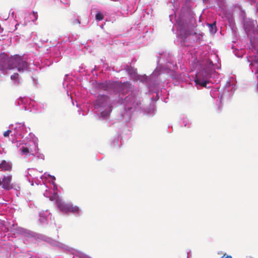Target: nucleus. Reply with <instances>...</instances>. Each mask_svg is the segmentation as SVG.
Instances as JSON below:
<instances>
[{
  "mask_svg": "<svg viewBox=\"0 0 258 258\" xmlns=\"http://www.w3.org/2000/svg\"><path fill=\"white\" fill-rule=\"evenodd\" d=\"M18 103L22 109L30 112H41L43 105L29 98H20Z\"/></svg>",
  "mask_w": 258,
  "mask_h": 258,
  "instance_id": "1a4fd4ad",
  "label": "nucleus"
},
{
  "mask_svg": "<svg viewBox=\"0 0 258 258\" xmlns=\"http://www.w3.org/2000/svg\"><path fill=\"white\" fill-rule=\"evenodd\" d=\"M10 228L11 232L13 233V234H17L23 237L24 242L25 244L33 242L34 241L38 242L44 241L50 246L57 249L62 250L64 251H71L72 253H74L73 249L72 248L44 234L38 233L19 227L16 223H13L10 226Z\"/></svg>",
  "mask_w": 258,
  "mask_h": 258,
  "instance_id": "423d86ee",
  "label": "nucleus"
},
{
  "mask_svg": "<svg viewBox=\"0 0 258 258\" xmlns=\"http://www.w3.org/2000/svg\"><path fill=\"white\" fill-rule=\"evenodd\" d=\"M11 79L14 85H18L20 84V78L18 73H14L13 75H11Z\"/></svg>",
  "mask_w": 258,
  "mask_h": 258,
  "instance_id": "a878e982",
  "label": "nucleus"
},
{
  "mask_svg": "<svg viewBox=\"0 0 258 258\" xmlns=\"http://www.w3.org/2000/svg\"><path fill=\"white\" fill-rule=\"evenodd\" d=\"M239 16L241 19L242 22L244 21V20H246L248 19L246 17V13L243 10H241L239 12Z\"/></svg>",
  "mask_w": 258,
  "mask_h": 258,
  "instance_id": "c756f323",
  "label": "nucleus"
},
{
  "mask_svg": "<svg viewBox=\"0 0 258 258\" xmlns=\"http://www.w3.org/2000/svg\"><path fill=\"white\" fill-rule=\"evenodd\" d=\"M69 40V38L68 37H66L63 39V41L65 42L68 41Z\"/></svg>",
  "mask_w": 258,
  "mask_h": 258,
  "instance_id": "de8ad7c7",
  "label": "nucleus"
},
{
  "mask_svg": "<svg viewBox=\"0 0 258 258\" xmlns=\"http://www.w3.org/2000/svg\"><path fill=\"white\" fill-rule=\"evenodd\" d=\"M103 26H104V25L103 24H102L100 25V27L103 29Z\"/></svg>",
  "mask_w": 258,
  "mask_h": 258,
  "instance_id": "5fc2aeb1",
  "label": "nucleus"
},
{
  "mask_svg": "<svg viewBox=\"0 0 258 258\" xmlns=\"http://www.w3.org/2000/svg\"><path fill=\"white\" fill-rule=\"evenodd\" d=\"M191 256V251L189 249L186 251V256L185 258H189Z\"/></svg>",
  "mask_w": 258,
  "mask_h": 258,
  "instance_id": "ea45409f",
  "label": "nucleus"
},
{
  "mask_svg": "<svg viewBox=\"0 0 258 258\" xmlns=\"http://www.w3.org/2000/svg\"><path fill=\"white\" fill-rule=\"evenodd\" d=\"M157 57V67L150 77L138 74L137 69L131 65L124 64L123 69L134 81H140L146 84L150 94H156L155 98L153 97L151 98L152 100L156 101L160 97L162 101L167 103L169 93L164 87L159 90L160 83H165V77L169 75L174 85H177L181 81V75L172 71L177 66L171 53L167 52L159 53Z\"/></svg>",
  "mask_w": 258,
  "mask_h": 258,
  "instance_id": "f03ea898",
  "label": "nucleus"
},
{
  "mask_svg": "<svg viewBox=\"0 0 258 258\" xmlns=\"http://www.w3.org/2000/svg\"><path fill=\"white\" fill-rule=\"evenodd\" d=\"M237 51H238V50H234V52L235 55L236 56H237V57H241V56H242V55H238V54H237V53H236V52H237Z\"/></svg>",
  "mask_w": 258,
  "mask_h": 258,
  "instance_id": "a18cd8bd",
  "label": "nucleus"
},
{
  "mask_svg": "<svg viewBox=\"0 0 258 258\" xmlns=\"http://www.w3.org/2000/svg\"><path fill=\"white\" fill-rule=\"evenodd\" d=\"M95 88L102 90L112 96V99L105 94H99L94 103V106L100 112V120L107 119L113 107L124 105V113L121 116L125 115L130 118L132 114L142 110L139 91H132V85L130 82L122 83L118 81L111 80L102 82H96Z\"/></svg>",
  "mask_w": 258,
  "mask_h": 258,
  "instance_id": "f257e3e1",
  "label": "nucleus"
},
{
  "mask_svg": "<svg viewBox=\"0 0 258 258\" xmlns=\"http://www.w3.org/2000/svg\"><path fill=\"white\" fill-rule=\"evenodd\" d=\"M52 215L47 210L39 213V222L42 226L48 225L51 221Z\"/></svg>",
  "mask_w": 258,
  "mask_h": 258,
  "instance_id": "2eb2a0df",
  "label": "nucleus"
},
{
  "mask_svg": "<svg viewBox=\"0 0 258 258\" xmlns=\"http://www.w3.org/2000/svg\"><path fill=\"white\" fill-rule=\"evenodd\" d=\"M219 86H217L210 91V95L212 98H216L217 97H218L217 102L219 104L218 109H220L222 101L229 99L232 96L236 89L235 83L230 80L226 82L222 93L219 91Z\"/></svg>",
  "mask_w": 258,
  "mask_h": 258,
  "instance_id": "6e6552de",
  "label": "nucleus"
},
{
  "mask_svg": "<svg viewBox=\"0 0 258 258\" xmlns=\"http://www.w3.org/2000/svg\"><path fill=\"white\" fill-rule=\"evenodd\" d=\"M72 23L74 25L80 24H81V22H80V20L79 19V17H78L77 18H75V19L72 20Z\"/></svg>",
  "mask_w": 258,
  "mask_h": 258,
  "instance_id": "e433bc0d",
  "label": "nucleus"
},
{
  "mask_svg": "<svg viewBox=\"0 0 258 258\" xmlns=\"http://www.w3.org/2000/svg\"><path fill=\"white\" fill-rule=\"evenodd\" d=\"M0 185L3 186L2 179H1V178H0Z\"/></svg>",
  "mask_w": 258,
  "mask_h": 258,
  "instance_id": "603ef678",
  "label": "nucleus"
},
{
  "mask_svg": "<svg viewBox=\"0 0 258 258\" xmlns=\"http://www.w3.org/2000/svg\"><path fill=\"white\" fill-rule=\"evenodd\" d=\"M136 24L137 25H139V23H137V22H136Z\"/></svg>",
  "mask_w": 258,
  "mask_h": 258,
  "instance_id": "bf43d9fd",
  "label": "nucleus"
},
{
  "mask_svg": "<svg viewBox=\"0 0 258 258\" xmlns=\"http://www.w3.org/2000/svg\"><path fill=\"white\" fill-rule=\"evenodd\" d=\"M144 114L149 116H153L155 114V106L153 104H150L149 107L143 109Z\"/></svg>",
  "mask_w": 258,
  "mask_h": 258,
  "instance_id": "6ab92c4d",
  "label": "nucleus"
},
{
  "mask_svg": "<svg viewBox=\"0 0 258 258\" xmlns=\"http://www.w3.org/2000/svg\"><path fill=\"white\" fill-rule=\"evenodd\" d=\"M18 150L19 154L23 156L25 158L32 156V159L34 157L44 159V155L39 152L38 143L36 139L29 140L26 142L23 141V143L18 146Z\"/></svg>",
  "mask_w": 258,
  "mask_h": 258,
  "instance_id": "0eeeda50",
  "label": "nucleus"
},
{
  "mask_svg": "<svg viewBox=\"0 0 258 258\" xmlns=\"http://www.w3.org/2000/svg\"><path fill=\"white\" fill-rule=\"evenodd\" d=\"M172 31L173 32H174V27H173V28H172Z\"/></svg>",
  "mask_w": 258,
  "mask_h": 258,
  "instance_id": "4d7b16f0",
  "label": "nucleus"
},
{
  "mask_svg": "<svg viewBox=\"0 0 258 258\" xmlns=\"http://www.w3.org/2000/svg\"><path fill=\"white\" fill-rule=\"evenodd\" d=\"M24 258H42V256L38 254H31L28 253L26 256H24Z\"/></svg>",
  "mask_w": 258,
  "mask_h": 258,
  "instance_id": "7c9ffc66",
  "label": "nucleus"
},
{
  "mask_svg": "<svg viewBox=\"0 0 258 258\" xmlns=\"http://www.w3.org/2000/svg\"><path fill=\"white\" fill-rule=\"evenodd\" d=\"M29 136L31 137V138H32V136H34V135L32 134L31 133H29Z\"/></svg>",
  "mask_w": 258,
  "mask_h": 258,
  "instance_id": "3c124183",
  "label": "nucleus"
},
{
  "mask_svg": "<svg viewBox=\"0 0 258 258\" xmlns=\"http://www.w3.org/2000/svg\"><path fill=\"white\" fill-rule=\"evenodd\" d=\"M83 69H84V66L83 65H82L81 66H80L79 67V72H82V70H83Z\"/></svg>",
  "mask_w": 258,
  "mask_h": 258,
  "instance_id": "49530a36",
  "label": "nucleus"
},
{
  "mask_svg": "<svg viewBox=\"0 0 258 258\" xmlns=\"http://www.w3.org/2000/svg\"><path fill=\"white\" fill-rule=\"evenodd\" d=\"M12 180V176L8 175L4 176L2 179L3 186L2 187L7 190H9L13 188L12 185L10 184Z\"/></svg>",
  "mask_w": 258,
  "mask_h": 258,
  "instance_id": "a211bd4d",
  "label": "nucleus"
},
{
  "mask_svg": "<svg viewBox=\"0 0 258 258\" xmlns=\"http://www.w3.org/2000/svg\"><path fill=\"white\" fill-rule=\"evenodd\" d=\"M175 19V25L177 27L175 33L177 37L180 39L181 43H184L188 36L196 42H200L203 36V33H197L194 32V29L197 27V22L195 14L191 12H181L178 18L176 15H169L170 21L173 23V19Z\"/></svg>",
  "mask_w": 258,
  "mask_h": 258,
  "instance_id": "39448f33",
  "label": "nucleus"
},
{
  "mask_svg": "<svg viewBox=\"0 0 258 258\" xmlns=\"http://www.w3.org/2000/svg\"><path fill=\"white\" fill-rule=\"evenodd\" d=\"M105 16H106V13L105 12L98 11L95 15V20L97 21H102L104 19Z\"/></svg>",
  "mask_w": 258,
  "mask_h": 258,
  "instance_id": "b1692460",
  "label": "nucleus"
},
{
  "mask_svg": "<svg viewBox=\"0 0 258 258\" xmlns=\"http://www.w3.org/2000/svg\"><path fill=\"white\" fill-rule=\"evenodd\" d=\"M152 10L151 9H144L142 12V15L144 19H151L152 17Z\"/></svg>",
  "mask_w": 258,
  "mask_h": 258,
  "instance_id": "4be33fe9",
  "label": "nucleus"
},
{
  "mask_svg": "<svg viewBox=\"0 0 258 258\" xmlns=\"http://www.w3.org/2000/svg\"><path fill=\"white\" fill-rule=\"evenodd\" d=\"M79 255L81 258H86L87 257V255L83 253H79Z\"/></svg>",
  "mask_w": 258,
  "mask_h": 258,
  "instance_id": "79ce46f5",
  "label": "nucleus"
},
{
  "mask_svg": "<svg viewBox=\"0 0 258 258\" xmlns=\"http://www.w3.org/2000/svg\"><path fill=\"white\" fill-rule=\"evenodd\" d=\"M243 27L246 33H249L251 31L254 30V24L253 20L248 19L243 22Z\"/></svg>",
  "mask_w": 258,
  "mask_h": 258,
  "instance_id": "f3484780",
  "label": "nucleus"
},
{
  "mask_svg": "<svg viewBox=\"0 0 258 258\" xmlns=\"http://www.w3.org/2000/svg\"><path fill=\"white\" fill-rule=\"evenodd\" d=\"M116 17L115 15H113L112 16L107 17L105 18V21L113 23L116 20Z\"/></svg>",
  "mask_w": 258,
  "mask_h": 258,
  "instance_id": "2f4dec72",
  "label": "nucleus"
},
{
  "mask_svg": "<svg viewBox=\"0 0 258 258\" xmlns=\"http://www.w3.org/2000/svg\"><path fill=\"white\" fill-rule=\"evenodd\" d=\"M12 163L9 162H7L5 160H3L0 164V168L2 170L10 171L12 169Z\"/></svg>",
  "mask_w": 258,
  "mask_h": 258,
  "instance_id": "aec40b11",
  "label": "nucleus"
},
{
  "mask_svg": "<svg viewBox=\"0 0 258 258\" xmlns=\"http://www.w3.org/2000/svg\"><path fill=\"white\" fill-rule=\"evenodd\" d=\"M63 46L62 42H59L53 47L46 48V53L48 58H42L40 63L37 60L33 61L32 63H28V59L25 55L20 56L18 54L9 57L5 52L0 54V71L7 70H11L14 68L17 69L19 72L25 71H38L42 70L45 67L51 65L53 62H58L60 56L61 51Z\"/></svg>",
  "mask_w": 258,
  "mask_h": 258,
  "instance_id": "7ed1b4c3",
  "label": "nucleus"
},
{
  "mask_svg": "<svg viewBox=\"0 0 258 258\" xmlns=\"http://www.w3.org/2000/svg\"><path fill=\"white\" fill-rule=\"evenodd\" d=\"M179 123L181 126H183L188 128L190 127L191 125V122L189 120L187 117L183 115L181 116Z\"/></svg>",
  "mask_w": 258,
  "mask_h": 258,
  "instance_id": "412c9836",
  "label": "nucleus"
},
{
  "mask_svg": "<svg viewBox=\"0 0 258 258\" xmlns=\"http://www.w3.org/2000/svg\"><path fill=\"white\" fill-rule=\"evenodd\" d=\"M101 61L102 62H103V59H101Z\"/></svg>",
  "mask_w": 258,
  "mask_h": 258,
  "instance_id": "13d9d810",
  "label": "nucleus"
},
{
  "mask_svg": "<svg viewBox=\"0 0 258 258\" xmlns=\"http://www.w3.org/2000/svg\"><path fill=\"white\" fill-rule=\"evenodd\" d=\"M14 127V135L17 139H23L28 133V128L25 125L24 122H16L15 124Z\"/></svg>",
  "mask_w": 258,
  "mask_h": 258,
  "instance_id": "ddd939ff",
  "label": "nucleus"
},
{
  "mask_svg": "<svg viewBox=\"0 0 258 258\" xmlns=\"http://www.w3.org/2000/svg\"><path fill=\"white\" fill-rule=\"evenodd\" d=\"M52 193H50L49 191H48L47 190H45V192L43 194V195L44 197L49 198L50 199V197H51V195H52Z\"/></svg>",
  "mask_w": 258,
  "mask_h": 258,
  "instance_id": "4c0bfd02",
  "label": "nucleus"
},
{
  "mask_svg": "<svg viewBox=\"0 0 258 258\" xmlns=\"http://www.w3.org/2000/svg\"><path fill=\"white\" fill-rule=\"evenodd\" d=\"M118 135L116 137H114L111 142V146L113 148H119L120 147V145L119 144V136Z\"/></svg>",
  "mask_w": 258,
  "mask_h": 258,
  "instance_id": "5701e85b",
  "label": "nucleus"
},
{
  "mask_svg": "<svg viewBox=\"0 0 258 258\" xmlns=\"http://www.w3.org/2000/svg\"><path fill=\"white\" fill-rule=\"evenodd\" d=\"M70 85H69L68 82L67 81H64L63 82V86L64 88H65L66 90L67 95H68V97L70 96L71 99L72 100L73 98L71 96V93L69 94V90L71 89V88L72 87L70 86Z\"/></svg>",
  "mask_w": 258,
  "mask_h": 258,
  "instance_id": "cd10ccee",
  "label": "nucleus"
},
{
  "mask_svg": "<svg viewBox=\"0 0 258 258\" xmlns=\"http://www.w3.org/2000/svg\"><path fill=\"white\" fill-rule=\"evenodd\" d=\"M148 29L147 28H145V31H146V33H147V32H148Z\"/></svg>",
  "mask_w": 258,
  "mask_h": 258,
  "instance_id": "864d4df0",
  "label": "nucleus"
},
{
  "mask_svg": "<svg viewBox=\"0 0 258 258\" xmlns=\"http://www.w3.org/2000/svg\"><path fill=\"white\" fill-rule=\"evenodd\" d=\"M55 4L62 3L66 6L69 5L70 2L69 0H54Z\"/></svg>",
  "mask_w": 258,
  "mask_h": 258,
  "instance_id": "473e14b6",
  "label": "nucleus"
},
{
  "mask_svg": "<svg viewBox=\"0 0 258 258\" xmlns=\"http://www.w3.org/2000/svg\"><path fill=\"white\" fill-rule=\"evenodd\" d=\"M40 176H39V177L37 178H35L34 180H35V182L36 184H41V181H42L43 182V180L44 179H46V178H43V179H42L41 178H40Z\"/></svg>",
  "mask_w": 258,
  "mask_h": 258,
  "instance_id": "f704fd0d",
  "label": "nucleus"
},
{
  "mask_svg": "<svg viewBox=\"0 0 258 258\" xmlns=\"http://www.w3.org/2000/svg\"><path fill=\"white\" fill-rule=\"evenodd\" d=\"M250 2L251 3V4H252V3H256V5L254 7V11L255 12V14L257 15L258 14V0H250Z\"/></svg>",
  "mask_w": 258,
  "mask_h": 258,
  "instance_id": "72a5a7b5",
  "label": "nucleus"
},
{
  "mask_svg": "<svg viewBox=\"0 0 258 258\" xmlns=\"http://www.w3.org/2000/svg\"><path fill=\"white\" fill-rule=\"evenodd\" d=\"M20 15H22L23 13H20Z\"/></svg>",
  "mask_w": 258,
  "mask_h": 258,
  "instance_id": "052dcab7",
  "label": "nucleus"
},
{
  "mask_svg": "<svg viewBox=\"0 0 258 258\" xmlns=\"http://www.w3.org/2000/svg\"><path fill=\"white\" fill-rule=\"evenodd\" d=\"M57 207L58 209L64 213H72L76 217H80L82 214L81 209L73 204L66 203L63 202H58Z\"/></svg>",
  "mask_w": 258,
  "mask_h": 258,
  "instance_id": "9d476101",
  "label": "nucleus"
},
{
  "mask_svg": "<svg viewBox=\"0 0 258 258\" xmlns=\"http://www.w3.org/2000/svg\"><path fill=\"white\" fill-rule=\"evenodd\" d=\"M9 17H12L14 19V20L16 22H17V23L15 25V28H16V29H17V26H19V24L21 23V22H20V23H18L19 20L17 19V16L15 13V12H14V11L13 9H11L10 10V12H9Z\"/></svg>",
  "mask_w": 258,
  "mask_h": 258,
  "instance_id": "393cba45",
  "label": "nucleus"
},
{
  "mask_svg": "<svg viewBox=\"0 0 258 258\" xmlns=\"http://www.w3.org/2000/svg\"><path fill=\"white\" fill-rule=\"evenodd\" d=\"M88 22V20L87 21L86 24H87Z\"/></svg>",
  "mask_w": 258,
  "mask_h": 258,
  "instance_id": "680f3d73",
  "label": "nucleus"
},
{
  "mask_svg": "<svg viewBox=\"0 0 258 258\" xmlns=\"http://www.w3.org/2000/svg\"><path fill=\"white\" fill-rule=\"evenodd\" d=\"M247 61L249 62V67L252 73H254L257 80L256 89L258 92V57L256 55L246 57Z\"/></svg>",
  "mask_w": 258,
  "mask_h": 258,
  "instance_id": "4468645a",
  "label": "nucleus"
},
{
  "mask_svg": "<svg viewBox=\"0 0 258 258\" xmlns=\"http://www.w3.org/2000/svg\"><path fill=\"white\" fill-rule=\"evenodd\" d=\"M13 126H14V125L13 124H11L10 125L9 127L10 128L11 127H13Z\"/></svg>",
  "mask_w": 258,
  "mask_h": 258,
  "instance_id": "6e6d98bb",
  "label": "nucleus"
},
{
  "mask_svg": "<svg viewBox=\"0 0 258 258\" xmlns=\"http://www.w3.org/2000/svg\"><path fill=\"white\" fill-rule=\"evenodd\" d=\"M2 239L4 241L9 240L10 236L7 235L5 233L2 234Z\"/></svg>",
  "mask_w": 258,
  "mask_h": 258,
  "instance_id": "c9c22d12",
  "label": "nucleus"
},
{
  "mask_svg": "<svg viewBox=\"0 0 258 258\" xmlns=\"http://www.w3.org/2000/svg\"><path fill=\"white\" fill-rule=\"evenodd\" d=\"M40 178L43 179V178H46V180H48V181L51 183L53 185V193L50 197V200L51 201H55L56 203V205H57L58 202H61L59 200V197L57 194V185L54 182L55 180V177L53 175H51L47 172H45L43 175H41Z\"/></svg>",
  "mask_w": 258,
  "mask_h": 258,
  "instance_id": "9b49d317",
  "label": "nucleus"
},
{
  "mask_svg": "<svg viewBox=\"0 0 258 258\" xmlns=\"http://www.w3.org/2000/svg\"><path fill=\"white\" fill-rule=\"evenodd\" d=\"M98 70V67L95 66L94 69L92 70V73L93 74V72L94 71H96Z\"/></svg>",
  "mask_w": 258,
  "mask_h": 258,
  "instance_id": "c03bdc74",
  "label": "nucleus"
},
{
  "mask_svg": "<svg viewBox=\"0 0 258 258\" xmlns=\"http://www.w3.org/2000/svg\"><path fill=\"white\" fill-rule=\"evenodd\" d=\"M29 21H31L32 22H34L35 21L37 20L38 18V14L37 12H32L29 14Z\"/></svg>",
  "mask_w": 258,
  "mask_h": 258,
  "instance_id": "c85d7f7f",
  "label": "nucleus"
},
{
  "mask_svg": "<svg viewBox=\"0 0 258 258\" xmlns=\"http://www.w3.org/2000/svg\"><path fill=\"white\" fill-rule=\"evenodd\" d=\"M103 68L105 69V70L106 71V70H109V66L107 63H103Z\"/></svg>",
  "mask_w": 258,
  "mask_h": 258,
  "instance_id": "a19ab883",
  "label": "nucleus"
},
{
  "mask_svg": "<svg viewBox=\"0 0 258 258\" xmlns=\"http://www.w3.org/2000/svg\"><path fill=\"white\" fill-rule=\"evenodd\" d=\"M42 171H38L35 168H28L27 169V174L26 175L27 180L31 183V185H33L34 180L39 177V173H42Z\"/></svg>",
  "mask_w": 258,
  "mask_h": 258,
  "instance_id": "dca6fc26",
  "label": "nucleus"
},
{
  "mask_svg": "<svg viewBox=\"0 0 258 258\" xmlns=\"http://www.w3.org/2000/svg\"><path fill=\"white\" fill-rule=\"evenodd\" d=\"M15 250L8 243L0 246V257L2 258H15Z\"/></svg>",
  "mask_w": 258,
  "mask_h": 258,
  "instance_id": "f8f14e48",
  "label": "nucleus"
},
{
  "mask_svg": "<svg viewBox=\"0 0 258 258\" xmlns=\"http://www.w3.org/2000/svg\"><path fill=\"white\" fill-rule=\"evenodd\" d=\"M225 255H226V254H225L223 256H222L220 258H232L231 255H227L226 256Z\"/></svg>",
  "mask_w": 258,
  "mask_h": 258,
  "instance_id": "37998d69",
  "label": "nucleus"
},
{
  "mask_svg": "<svg viewBox=\"0 0 258 258\" xmlns=\"http://www.w3.org/2000/svg\"><path fill=\"white\" fill-rule=\"evenodd\" d=\"M34 83L35 84H37V80H35L34 78H33Z\"/></svg>",
  "mask_w": 258,
  "mask_h": 258,
  "instance_id": "8fccbe9b",
  "label": "nucleus"
},
{
  "mask_svg": "<svg viewBox=\"0 0 258 258\" xmlns=\"http://www.w3.org/2000/svg\"><path fill=\"white\" fill-rule=\"evenodd\" d=\"M209 31L212 34H215L217 32V27L216 25V23L214 22L213 23L211 24H208Z\"/></svg>",
  "mask_w": 258,
  "mask_h": 258,
  "instance_id": "bb28decb",
  "label": "nucleus"
},
{
  "mask_svg": "<svg viewBox=\"0 0 258 258\" xmlns=\"http://www.w3.org/2000/svg\"><path fill=\"white\" fill-rule=\"evenodd\" d=\"M11 132H12L11 130H7L6 132H5L4 133V136L5 137H9V135H10V133H11Z\"/></svg>",
  "mask_w": 258,
  "mask_h": 258,
  "instance_id": "58836bf2",
  "label": "nucleus"
},
{
  "mask_svg": "<svg viewBox=\"0 0 258 258\" xmlns=\"http://www.w3.org/2000/svg\"><path fill=\"white\" fill-rule=\"evenodd\" d=\"M219 58L217 53L211 52L208 57L200 61H197L192 64L193 71H196L194 81L198 89L203 87L210 88V79L217 77L219 75L216 69H220Z\"/></svg>",
  "mask_w": 258,
  "mask_h": 258,
  "instance_id": "20e7f679",
  "label": "nucleus"
},
{
  "mask_svg": "<svg viewBox=\"0 0 258 258\" xmlns=\"http://www.w3.org/2000/svg\"><path fill=\"white\" fill-rule=\"evenodd\" d=\"M182 1L183 0H173V3H175L178 2L180 1Z\"/></svg>",
  "mask_w": 258,
  "mask_h": 258,
  "instance_id": "09e8293b",
  "label": "nucleus"
}]
</instances>
